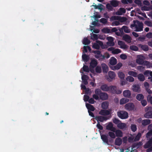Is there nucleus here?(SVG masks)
<instances>
[{
  "instance_id": "1",
  "label": "nucleus",
  "mask_w": 152,
  "mask_h": 152,
  "mask_svg": "<svg viewBox=\"0 0 152 152\" xmlns=\"http://www.w3.org/2000/svg\"><path fill=\"white\" fill-rule=\"evenodd\" d=\"M134 24H132L131 26L133 27H135L136 29L135 31H140L143 30V24L141 22L139 21H137L136 22L134 20Z\"/></svg>"
},
{
  "instance_id": "2",
  "label": "nucleus",
  "mask_w": 152,
  "mask_h": 152,
  "mask_svg": "<svg viewBox=\"0 0 152 152\" xmlns=\"http://www.w3.org/2000/svg\"><path fill=\"white\" fill-rule=\"evenodd\" d=\"M118 116L121 119H125L128 117V113L125 111L121 110L117 112Z\"/></svg>"
},
{
  "instance_id": "3",
  "label": "nucleus",
  "mask_w": 152,
  "mask_h": 152,
  "mask_svg": "<svg viewBox=\"0 0 152 152\" xmlns=\"http://www.w3.org/2000/svg\"><path fill=\"white\" fill-rule=\"evenodd\" d=\"M110 90L111 91L112 93L114 94H120L122 92V91L118 90L116 86H110Z\"/></svg>"
},
{
  "instance_id": "4",
  "label": "nucleus",
  "mask_w": 152,
  "mask_h": 152,
  "mask_svg": "<svg viewBox=\"0 0 152 152\" xmlns=\"http://www.w3.org/2000/svg\"><path fill=\"white\" fill-rule=\"evenodd\" d=\"M96 43H94L92 45V48H93L99 50L100 48V46H102L103 45V42L101 41L97 40Z\"/></svg>"
},
{
  "instance_id": "5",
  "label": "nucleus",
  "mask_w": 152,
  "mask_h": 152,
  "mask_svg": "<svg viewBox=\"0 0 152 152\" xmlns=\"http://www.w3.org/2000/svg\"><path fill=\"white\" fill-rule=\"evenodd\" d=\"M144 57L143 56L139 55L137 56L136 60V62L139 64H143L144 63Z\"/></svg>"
},
{
  "instance_id": "6",
  "label": "nucleus",
  "mask_w": 152,
  "mask_h": 152,
  "mask_svg": "<svg viewBox=\"0 0 152 152\" xmlns=\"http://www.w3.org/2000/svg\"><path fill=\"white\" fill-rule=\"evenodd\" d=\"M95 119L98 122L100 121L101 122H103L104 121H106L108 119L107 117L105 116H103L100 115L99 116H96L95 118Z\"/></svg>"
},
{
  "instance_id": "7",
  "label": "nucleus",
  "mask_w": 152,
  "mask_h": 152,
  "mask_svg": "<svg viewBox=\"0 0 152 152\" xmlns=\"http://www.w3.org/2000/svg\"><path fill=\"white\" fill-rule=\"evenodd\" d=\"M134 107V105L132 103H128L125 105V108L126 109L129 111L133 110Z\"/></svg>"
},
{
  "instance_id": "8",
  "label": "nucleus",
  "mask_w": 152,
  "mask_h": 152,
  "mask_svg": "<svg viewBox=\"0 0 152 152\" xmlns=\"http://www.w3.org/2000/svg\"><path fill=\"white\" fill-rule=\"evenodd\" d=\"M118 44L120 46V48L121 49H127L129 48V46L126 45L124 42L122 41H118Z\"/></svg>"
},
{
  "instance_id": "9",
  "label": "nucleus",
  "mask_w": 152,
  "mask_h": 152,
  "mask_svg": "<svg viewBox=\"0 0 152 152\" xmlns=\"http://www.w3.org/2000/svg\"><path fill=\"white\" fill-rule=\"evenodd\" d=\"M110 111L108 110H101L99 112V114L102 115L106 116L110 115Z\"/></svg>"
},
{
  "instance_id": "10",
  "label": "nucleus",
  "mask_w": 152,
  "mask_h": 152,
  "mask_svg": "<svg viewBox=\"0 0 152 152\" xmlns=\"http://www.w3.org/2000/svg\"><path fill=\"white\" fill-rule=\"evenodd\" d=\"M98 64L97 61L95 59H92L90 63V67L94 68Z\"/></svg>"
},
{
  "instance_id": "11",
  "label": "nucleus",
  "mask_w": 152,
  "mask_h": 152,
  "mask_svg": "<svg viewBox=\"0 0 152 152\" xmlns=\"http://www.w3.org/2000/svg\"><path fill=\"white\" fill-rule=\"evenodd\" d=\"M123 40L128 43H130L131 42V38L130 37L128 34H126L124 35L122 37Z\"/></svg>"
},
{
  "instance_id": "12",
  "label": "nucleus",
  "mask_w": 152,
  "mask_h": 152,
  "mask_svg": "<svg viewBox=\"0 0 152 152\" xmlns=\"http://www.w3.org/2000/svg\"><path fill=\"white\" fill-rule=\"evenodd\" d=\"M101 139L103 142L107 144L108 142V135L104 134H100Z\"/></svg>"
},
{
  "instance_id": "13",
  "label": "nucleus",
  "mask_w": 152,
  "mask_h": 152,
  "mask_svg": "<svg viewBox=\"0 0 152 152\" xmlns=\"http://www.w3.org/2000/svg\"><path fill=\"white\" fill-rule=\"evenodd\" d=\"M100 89L104 91H108L110 90V86H108L106 84H104L100 86Z\"/></svg>"
},
{
  "instance_id": "14",
  "label": "nucleus",
  "mask_w": 152,
  "mask_h": 152,
  "mask_svg": "<svg viewBox=\"0 0 152 152\" xmlns=\"http://www.w3.org/2000/svg\"><path fill=\"white\" fill-rule=\"evenodd\" d=\"M100 98L103 100H106L108 99V96L107 94L105 92H102L99 96Z\"/></svg>"
},
{
  "instance_id": "15",
  "label": "nucleus",
  "mask_w": 152,
  "mask_h": 152,
  "mask_svg": "<svg viewBox=\"0 0 152 152\" xmlns=\"http://www.w3.org/2000/svg\"><path fill=\"white\" fill-rule=\"evenodd\" d=\"M110 64L111 65H115L117 63V60L114 57H111L110 60Z\"/></svg>"
},
{
  "instance_id": "16",
  "label": "nucleus",
  "mask_w": 152,
  "mask_h": 152,
  "mask_svg": "<svg viewBox=\"0 0 152 152\" xmlns=\"http://www.w3.org/2000/svg\"><path fill=\"white\" fill-rule=\"evenodd\" d=\"M123 95L125 97L130 98L131 95L130 91L129 90H125L123 92Z\"/></svg>"
},
{
  "instance_id": "17",
  "label": "nucleus",
  "mask_w": 152,
  "mask_h": 152,
  "mask_svg": "<svg viewBox=\"0 0 152 152\" xmlns=\"http://www.w3.org/2000/svg\"><path fill=\"white\" fill-rule=\"evenodd\" d=\"M133 91L135 92H139L140 91V87L138 85L135 84L133 86Z\"/></svg>"
},
{
  "instance_id": "18",
  "label": "nucleus",
  "mask_w": 152,
  "mask_h": 152,
  "mask_svg": "<svg viewBox=\"0 0 152 152\" xmlns=\"http://www.w3.org/2000/svg\"><path fill=\"white\" fill-rule=\"evenodd\" d=\"M109 102L107 101L104 102L101 104L102 108L104 110L107 109L109 105Z\"/></svg>"
},
{
  "instance_id": "19",
  "label": "nucleus",
  "mask_w": 152,
  "mask_h": 152,
  "mask_svg": "<svg viewBox=\"0 0 152 152\" xmlns=\"http://www.w3.org/2000/svg\"><path fill=\"white\" fill-rule=\"evenodd\" d=\"M101 66L103 72L104 73H107L108 70V68L107 66L105 64H102Z\"/></svg>"
},
{
  "instance_id": "20",
  "label": "nucleus",
  "mask_w": 152,
  "mask_h": 152,
  "mask_svg": "<svg viewBox=\"0 0 152 152\" xmlns=\"http://www.w3.org/2000/svg\"><path fill=\"white\" fill-rule=\"evenodd\" d=\"M122 142V140L121 138L118 137L115 140V144L116 145L119 146L121 145Z\"/></svg>"
},
{
  "instance_id": "21",
  "label": "nucleus",
  "mask_w": 152,
  "mask_h": 152,
  "mask_svg": "<svg viewBox=\"0 0 152 152\" xmlns=\"http://www.w3.org/2000/svg\"><path fill=\"white\" fill-rule=\"evenodd\" d=\"M145 118H152V110H149L144 115Z\"/></svg>"
},
{
  "instance_id": "22",
  "label": "nucleus",
  "mask_w": 152,
  "mask_h": 152,
  "mask_svg": "<svg viewBox=\"0 0 152 152\" xmlns=\"http://www.w3.org/2000/svg\"><path fill=\"white\" fill-rule=\"evenodd\" d=\"M86 106L88 109V111L89 110L90 111H94L95 110L94 107L92 105L89 104H86Z\"/></svg>"
},
{
  "instance_id": "23",
  "label": "nucleus",
  "mask_w": 152,
  "mask_h": 152,
  "mask_svg": "<svg viewBox=\"0 0 152 152\" xmlns=\"http://www.w3.org/2000/svg\"><path fill=\"white\" fill-rule=\"evenodd\" d=\"M150 123L151 120L148 119H144L142 121V124L144 126L149 124Z\"/></svg>"
},
{
  "instance_id": "24",
  "label": "nucleus",
  "mask_w": 152,
  "mask_h": 152,
  "mask_svg": "<svg viewBox=\"0 0 152 152\" xmlns=\"http://www.w3.org/2000/svg\"><path fill=\"white\" fill-rule=\"evenodd\" d=\"M139 46L144 51H147L148 50V47L147 45L139 44Z\"/></svg>"
},
{
  "instance_id": "25",
  "label": "nucleus",
  "mask_w": 152,
  "mask_h": 152,
  "mask_svg": "<svg viewBox=\"0 0 152 152\" xmlns=\"http://www.w3.org/2000/svg\"><path fill=\"white\" fill-rule=\"evenodd\" d=\"M126 12L125 9L123 8H121L119 11L116 13V14L118 15H121L125 13Z\"/></svg>"
},
{
  "instance_id": "26",
  "label": "nucleus",
  "mask_w": 152,
  "mask_h": 152,
  "mask_svg": "<svg viewBox=\"0 0 152 152\" xmlns=\"http://www.w3.org/2000/svg\"><path fill=\"white\" fill-rule=\"evenodd\" d=\"M115 133L116 137H122L123 136V133L119 129L116 130Z\"/></svg>"
},
{
  "instance_id": "27",
  "label": "nucleus",
  "mask_w": 152,
  "mask_h": 152,
  "mask_svg": "<svg viewBox=\"0 0 152 152\" xmlns=\"http://www.w3.org/2000/svg\"><path fill=\"white\" fill-rule=\"evenodd\" d=\"M108 76L111 79H114L115 76V75L114 72L110 71L108 72Z\"/></svg>"
},
{
  "instance_id": "28",
  "label": "nucleus",
  "mask_w": 152,
  "mask_h": 152,
  "mask_svg": "<svg viewBox=\"0 0 152 152\" xmlns=\"http://www.w3.org/2000/svg\"><path fill=\"white\" fill-rule=\"evenodd\" d=\"M138 79L140 81H143L145 80V77L142 74H139L137 75Z\"/></svg>"
},
{
  "instance_id": "29",
  "label": "nucleus",
  "mask_w": 152,
  "mask_h": 152,
  "mask_svg": "<svg viewBox=\"0 0 152 152\" xmlns=\"http://www.w3.org/2000/svg\"><path fill=\"white\" fill-rule=\"evenodd\" d=\"M126 125L125 123H121L118 124L117 125V126L120 129H123L124 128L126 127Z\"/></svg>"
},
{
  "instance_id": "30",
  "label": "nucleus",
  "mask_w": 152,
  "mask_h": 152,
  "mask_svg": "<svg viewBox=\"0 0 152 152\" xmlns=\"http://www.w3.org/2000/svg\"><path fill=\"white\" fill-rule=\"evenodd\" d=\"M129 101V99L126 98H123L121 99L120 101V104H123Z\"/></svg>"
},
{
  "instance_id": "31",
  "label": "nucleus",
  "mask_w": 152,
  "mask_h": 152,
  "mask_svg": "<svg viewBox=\"0 0 152 152\" xmlns=\"http://www.w3.org/2000/svg\"><path fill=\"white\" fill-rule=\"evenodd\" d=\"M136 98L138 101H141L144 98V96L142 94H138L136 96Z\"/></svg>"
},
{
  "instance_id": "32",
  "label": "nucleus",
  "mask_w": 152,
  "mask_h": 152,
  "mask_svg": "<svg viewBox=\"0 0 152 152\" xmlns=\"http://www.w3.org/2000/svg\"><path fill=\"white\" fill-rule=\"evenodd\" d=\"M82 58L84 61L87 62L89 60V57L87 55L84 54L82 55Z\"/></svg>"
},
{
  "instance_id": "33",
  "label": "nucleus",
  "mask_w": 152,
  "mask_h": 152,
  "mask_svg": "<svg viewBox=\"0 0 152 152\" xmlns=\"http://www.w3.org/2000/svg\"><path fill=\"white\" fill-rule=\"evenodd\" d=\"M128 74L129 75L133 76L134 77H136L137 75V72L133 71H129L128 72Z\"/></svg>"
},
{
  "instance_id": "34",
  "label": "nucleus",
  "mask_w": 152,
  "mask_h": 152,
  "mask_svg": "<svg viewBox=\"0 0 152 152\" xmlns=\"http://www.w3.org/2000/svg\"><path fill=\"white\" fill-rule=\"evenodd\" d=\"M102 32L105 34L110 33V29L108 28H104L102 30Z\"/></svg>"
},
{
  "instance_id": "35",
  "label": "nucleus",
  "mask_w": 152,
  "mask_h": 152,
  "mask_svg": "<svg viewBox=\"0 0 152 152\" xmlns=\"http://www.w3.org/2000/svg\"><path fill=\"white\" fill-rule=\"evenodd\" d=\"M144 75L147 76H151L152 77V72L147 70L145 71L144 73Z\"/></svg>"
},
{
  "instance_id": "36",
  "label": "nucleus",
  "mask_w": 152,
  "mask_h": 152,
  "mask_svg": "<svg viewBox=\"0 0 152 152\" xmlns=\"http://www.w3.org/2000/svg\"><path fill=\"white\" fill-rule=\"evenodd\" d=\"M91 42L87 38H85L83 39V44L86 45H89Z\"/></svg>"
},
{
  "instance_id": "37",
  "label": "nucleus",
  "mask_w": 152,
  "mask_h": 152,
  "mask_svg": "<svg viewBox=\"0 0 152 152\" xmlns=\"http://www.w3.org/2000/svg\"><path fill=\"white\" fill-rule=\"evenodd\" d=\"M111 4L114 7H116L118 5V1L116 0H112L111 2Z\"/></svg>"
},
{
  "instance_id": "38",
  "label": "nucleus",
  "mask_w": 152,
  "mask_h": 152,
  "mask_svg": "<svg viewBox=\"0 0 152 152\" xmlns=\"http://www.w3.org/2000/svg\"><path fill=\"white\" fill-rule=\"evenodd\" d=\"M142 136V134L140 132L138 133L134 138V141H137L140 140Z\"/></svg>"
},
{
  "instance_id": "39",
  "label": "nucleus",
  "mask_w": 152,
  "mask_h": 152,
  "mask_svg": "<svg viewBox=\"0 0 152 152\" xmlns=\"http://www.w3.org/2000/svg\"><path fill=\"white\" fill-rule=\"evenodd\" d=\"M118 77L121 79H124L125 77L124 74L122 72H119L118 73Z\"/></svg>"
},
{
  "instance_id": "40",
  "label": "nucleus",
  "mask_w": 152,
  "mask_h": 152,
  "mask_svg": "<svg viewBox=\"0 0 152 152\" xmlns=\"http://www.w3.org/2000/svg\"><path fill=\"white\" fill-rule=\"evenodd\" d=\"M122 28L124 32L126 33H129L130 32V29L129 28L126 26H122Z\"/></svg>"
},
{
  "instance_id": "41",
  "label": "nucleus",
  "mask_w": 152,
  "mask_h": 152,
  "mask_svg": "<svg viewBox=\"0 0 152 152\" xmlns=\"http://www.w3.org/2000/svg\"><path fill=\"white\" fill-rule=\"evenodd\" d=\"M126 18L125 17H122L120 16H118V20L121 22H125L126 21Z\"/></svg>"
},
{
  "instance_id": "42",
  "label": "nucleus",
  "mask_w": 152,
  "mask_h": 152,
  "mask_svg": "<svg viewBox=\"0 0 152 152\" xmlns=\"http://www.w3.org/2000/svg\"><path fill=\"white\" fill-rule=\"evenodd\" d=\"M131 129L133 132H135L137 129V125L134 124H131Z\"/></svg>"
},
{
  "instance_id": "43",
  "label": "nucleus",
  "mask_w": 152,
  "mask_h": 152,
  "mask_svg": "<svg viewBox=\"0 0 152 152\" xmlns=\"http://www.w3.org/2000/svg\"><path fill=\"white\" fill-rule=\"evenodd\" d=\"M121 52V50L119 49H114V50L112 51V53L113 54H118Z\"/></svg>"
},
{
  "instance_id": "44",
  "label": "nucleus",
  "mask_w": 152,
  "mask_h": 152,
  "mask_svg": "<svg viewBox=\"0 0 152 152\" xmlns=\"http://www.w3.org/2000/svg\"><path fill=\"white\" fill-rule=\"evenodd\" d=\"M109 136L112 138L115 139V135L113 132H108Z\"/></svg>"
},
{
  "instance_id": "45",
  "label": "nucleus",
  "mask_w": 152,
  "mask_h": 152,
  "mask_svg": "<svg viewBox=\"0 0 152 152\" xmlns=\"http://www.w3.org/2000/svg\"><path fill=\"white\" fill-rule=\"evenodd\" d=\"M144 64L148 68H150L152 66V65L151 63L148 61H145Z\"/></svg>"
},
{
  "instance_id": "46",
  "label": "nucleus",
  "mask_w": 152,
  "mask_h": 152,
  "mask_svg": "<svg viewBox=\"0 0 152 152\" xmlns=\"http://www.w3.org/2000/svg\"><path fill=\"white\" fill-rule=\"evenodd\" d=\"M130 49L132 50L135 51H137L138 50V48L135 45H132L130 47Z\"/></svg>"
},
{
  "instance_id": "47",
  "label": "nucleus",
  "mask_w": 152,
  "mask_h": 152,
  "mask_svg": "<svg viewBox=\"0 0 152 152\" xmlns=\"http://www.w3.org/2000/svg\"><path fill=\"white\" fill-rule=\"evenodd\" d=\"M122 3L124 4H127L128 3L131 4L132 2V0H122Z\"/></svg>"
},
{
  "instance_id": "48",
  "label": "nucleus",
  "mask_w": 152,
  "mask_h": 152,
  "mask_svg": "<svg viewBox=\"0 0 152 152\" xmlns=\"http://www.w3.org/2000/svg\"><path fill=\"white\" fill-rule=\"evenodd\" d=\"M113 126V124L112 122H110L106 126V128L107 130H110Z\"/></svg>"
},
{
  "instance_id": "49",
  "label": "nucleus",
  "mask_w": 152,
  "mask_h": 152,
  "mask_svg": "<svg viewBox=\"0 0 152 152\" xmlns=\"http://www.w3.org/2000/svg\"><path fill=\"white\" fill-rule=\"evenodd\" d=\"M83 71L84 72H89V69L88 66L84 65L83 67Z\"/></svg>"
},
{
  "instance_id": "50",
  "label": "nucleus",
  "mask_w": 152,
  "mask_h": 152,
  "mask_svg": "<svg viewBox=\"0 0 152 152\" xmlns=\"http://www.w3.org/2000/svg\"><path fill=\"white\" fill-rule=\"evenodd\" d=\"M152 136V129L149 130L148 132L146 134V137L148 139L151 136Z\"/></svg>"
},
{
  "instance_id": "51",
  "label": "nucleus",
  "mask_w": 152,
  "mask_h": 152,
  "mask_svg": "<svg viewBox=\"0 0 152 152\" xmlns=\"http://www.w3.org/2000/svg\"><path fill=\"white\" fill-rule=\"evenodd\" d=\"M126 80L127 81L129 82H133L134 81V78L131 76H128L126 78Z\"/></svg>"
},
{
  "instance_id": "52",
  "label": "nucleus",
  "mask_w": 152,
  "mask_h": 152,
  "mask_svg": "<svg viewBox=\"0 0 152 152\" xmlns=\"http://www.w3.org/2000/svg\"><path fill=\"white\" fill-rule=\"evenodd\" d=\"M102 92L101 90L99 88H96L95 90V94L99 96Z\"/></svg>"
},
{
  "instance_id": "53",
  "label": "nucleus",
  "mask_w": 152,
  "mask_h": 152,
  "mask_svg": "<svg viewBox=\"0 0 152 152\" xmlns=\"http://www.w3.org/2000/svg\"><path fill=\"white\" fill-rule=\"evenodd\" d=\"M95 71L96 72L100 73L102 72L101 67L100 66H97L95 69Z\"/></svg>"
},
{
  "instance_id": "54",
  "label": "nucleus",
  "mask_w": 152,
  "mask_h": 152,
  "mask_svg": "<svg viewBox=\"0 0 152 152\" xmlns=\"http://www.w3.org/2000/svg\"><path fill=\"white\" fill-rule=\"evenodd\" d=\"M115 66L116 69L118 70L120 69V68L122 66V64L119 62L116 64Z\"/></svg>"
},
{
  "instance_id": "55",
  "label": "nucleus",
  "mask_w": 152,
  "mask_h": 152,
  "mask_svg": "<svg viewBox=\"0 0 152 152\" xmlns=\"http://www.w3.org/2000/svg\"><path fill=\"white\" fill-rule=\"evenodd\" d=\"M147 100L148 102H150L152 104V96L151 95H148L147 96Z\"/></svg>"
},
{
  "instance_id": "56",
  "label": "nucleus",
  "mask_w": 152,
  "mask_h": 152,
  "mask_svg": "<svg viewBox=\"0 0 152 152\" xmlns=\"http://www.w3.org/2000/svg\"><path fill=\"white\" fill-rule=\"evenodd\" d=\"M151 145V144L147 142L145 144L144 146V148L145 149L148 148H149Z\"/></svg>"
},
{
  "instance_id": "57",
  "label": "nucleus",
  "mask_w": 152,
  "mask_h": 152,
  "mask_svg": "<svg viewBox=\"0 0 152 152\" xmlns=\"http://www.w3.org/2000/svg\"><path fill=\"white\" fill-rule=\"evenodd\" d=\"M100 21L101 23L104 24H106L107 22V20L106 19L103 18H101Z\"/></svg>"
},
{
  "instance_id": "58",
  "label": "nucleus",
  "mask_w": 152,
  "mask_h": 152,
  "mask_svg": "<svg viewBox=\"0 0 152 152\" xmlns=\"http://www.w3.org/2000/svg\"><path fill=\"white\" fill-rule=\"evenodd\" d=\"M113 122L115 124L118 125L120 122V121L118 119L115 118L113 119Z\"/></svg>"
},
{
  "instance_id": "59",
  "label": "nucleus",
  "mask_w": 152,
  "mask_h": 152,
  "mask_svg": "<svg viewBox=\"0 0 152 152\" xmlns=\"http://www.w3.org/2000/svg\"><path fill=\"white\" fill-rule=\"evenodd\" d=\"M145 23L146 24L147 26L151 27L152 26V23L149 21H146L145 22Z\"/></svg>"
},
{
  "instance_id": "60",
  "label": "nucleus",
  "mask_w": 152,
  "mask_h": 152,
  "mask_svg": "<svg viewBox=\"0 0 152 152\" xmlns=\"http://www.w3.org/2000/svg\"><path fill=\"white\" fill-rule=\"evenodd\" d=\"M96 127L99 129L100 130H102L103 129V126L100 125L99 122H98L96 125Z\"/></svg>"
},
{
  "instance_id": "61",
  "label": "nucleus",
  "mask_w": 152,
  "mask_h": 152,
  "mask_svg": "<svg viewBox=\"0 0 152 152\" xmlns=\"http://www.w3.org/2000/svg\"><path fill=\"white\" fill-rule=\"evenodd\" d=\"M107 45L110 46H113L114 45L115 43L113 41L107 42Z\"/></svg>"
},
{
  "instance_id": "62",
  "label": "nucleus",
  "mask_w": 152,
  "mask_h": 152,
  "mask_svg": "<svg viewBox=\"0 0 152 152\" xmlns=\"http://www.w3.org/2000/svg\"><path fill=\"white\" fill-rule=\"evenodd\" d=\"M118 30L117 28L116 27L112 28L111 29H110V33L115 32L116 31H118Z\"/></svg>"
},
{
  "instance_id": "63",
  "label": "nucleus",
  "mask_w": 152,
  "mask_h": 152,
  "mask_svg": "<svg viewBox=\"0 0 152 152\" xmlns=\"http://www.w3.org/2000/svg\"><path fill=\"white\" fill-rule=\"evenodd\" d=\"M120 57L122 59H126L127 58V56L125 54H121L120 56Z\"/></svg>"
},
{
  "instance_id": "64",
  "label": "nucleus",
  "mask_w": 152,
  "mask_h": 152,
  "mask_svg": "<svg viewBox=\"0 0 152 152\" xmlns=\"http://www.w3.org/2000/svg\"><path fill=\"white\" fill-rule=\"evenodd\" d=\"M146 37L148 38H152V33L150 32L148 33L146 35Z\"/></svg>"
}]
</instances>
